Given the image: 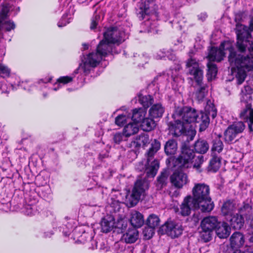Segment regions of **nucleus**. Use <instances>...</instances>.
Segmentation results:
<instances>
[{"mask_svg": "<svg viewBox=\"0 0 253 253\" xmlns=\"http://www.w3.org/2000/svg\"><path fill=\"white\" fill-rule=\"evenodd\" d=\"M251 31H253V19L251 23L250 28L237 24L236 34L237 41L236 47L238 52L235 50L232 43L229 42L222 43L219 49L212 48L208 55L210 61H220L224 56V51H228V61L233 75L237 80L238 84H242L246 77L247 71L253 69V61L249 57L253 58V41H251Z\"/></svg>", "mask_w": 253, "mask_h": 253, "instance_id": "1", "label": "nucleus"}, {"mask_svg": "<svg viewBox=\"0 0 253 253\" xmlns=\"http://www.w3.org/2000/svg\"><path fill=\"white\" fill-rule=\"evenodd\" d=\"M112 43L102 40L98 44L96 52H92L84 57L80 64L79 70L87 74L91 67H96L108 53L112 52Z\"/></svg>", "mask_w": 253, "mask_h": 253, "instance_id": "2", "label": "nucleus"}, {"mask_svg": "<svg viewBox=\"0 0 253 253\" xmlns=\"http://www.w3.org/2000/svg\"><path fill=\"white\" fill-rule=\"evenodd\" d=\"M210 189L205 183L195 184L192 189L193 199L197 203L202 212H210L213 208V204L210 196Z\"/></svg>", "mask_w": 253, "mask_h": 253, "instance_id": "3", "label": "nucleus"}, {"mask_svg": "<svg viewBox=\"0 0 253 253\" xmlns=\"http://www.w3.org/2000/svg\"><path fill=\"white\" fill-rule=\"evenodd\" d=\"M173 116L180 118L189 126L188 133L190 135V140H192L196 135L195 123L200 122L199 113L194 109L185 107L177 109Z\"/></svg>", "mask_w": 253, "mask_h": 253, "instance_id": "4", "label": "nucleus"}, {"mask_svg": "<svg viewBox=\"0 0 253 253\" xmlns=\"http://www.w3.org/2000/svg\"><path fill=\"white\" fill-rule=\"evenodd\" d=\"M146 176L139 177L135 183L132 193L126 196V202L130 207L136 205L139 200L146 195V191L149 187V182L146 179Z\"/></svg>", "mask_w": 253, "mask_h": 253, "instance_id": "5", "label": "nucleus"}, {"mask_svg": "<svg viewBox=\"0 0 253 253\" xmlns=\"http://www.w3.org/2000/svg\"><path fill=\"white\" fill-rule=\"evenodd\" d=\"M195 158V153L187 144L184 143L181 146V152L176 160V165L180 169H187L192 165L193 160Z\"/></svg>", "mask_w": 253, "mask_h": 253, "instance_id": "6", "label": "nucleus"}, {"mask_svg": "<svg viewBox=\"0 0 253 253\" xmlns=\"http://www.w3.org/2000/svg\"><path fill=\"white\" fill-rule=\"evenodd\" d=\"M160 148V143L155 140L152 143L151 147L148 152V166L146 168L145 172L148 177H153L156 174L159 167V163L157 160H155L150 164L151 158L158 151Z\"/></svg>", "mask_w": 253, "mask_h": 253, "instance_id": "7", "label": "nucleus"}, {"mask_svg": "<svg viewBox=\"0 0 253 253\" xmlns=\"http://www.w3.org/2000/svg\"><path fill=\"white\" fill-rule=\"evenodd\" d=\"M183 231L181 223L176 221H168L162 226L159 232L162 234H166L171 238H176L180 235Z\"/></svg>", "mask_w": 253, "mask_h": 253, "instance_id": "8", "label": "nucleus"}, {"mask_svg": "<svg viewBox=\"0 0 253 253\" xmlns=\"http://www.w3.org/2000/svg\"><path fill=\"white\" fill-rule=\"evenodd\" d=\"M173 117L175 121L174 123L170 125L169 127L171 134L175 136H178L183 133H185L190 137V135L188 133V130L190 129L189 126L180 118L173 115Z\"/></svg>", "mask_w": 253, "mask_h": 253, "instance_id": "9", "label": "nucleus"}, {"mask_svg": "<svg viewBox=\"0 0 253 253\" xmlns=\"http://www.w3.org/2000/svg\"><path fill=\"white\" fill-rule=\"evenodd\" d=\"M124 32H121L116 28L111 27L104 32L103 40L112 44H119L124 41Z\"/></svg>", "mask_w": 253, "mask_h": 253, "instance_id": "10", "label": "nucleus"}, {"mask_svg": "<svg viewBox=\"0 0 253 253\" xmlns=\"http://www.w3.org/2000/svg\"><path fill=\"white\" fill-rule=\"evenodd\" d=\"M9 9V4L4 3L1 5V9L0 12V28L4 29L6 31H10L15 28V25L13 21L6 20Z\"/></svg>", "mask_w": 253, "mask_h": 253, "instance_id": "11", "label": "nucleus"}, {"mask_svg": "<svg viewBox=\"0 0 253 253\" xmlns=\"http://www.w3.org/2000/svg\"><path fill=\"white\" fill-rule=\"evenodd\" d=\"M245 128V125L242 122L234 123L230 126L224 133V140L227 143L232 142L237 134L242 132Z\"/></svg>", "mask_w": 253, "mask_h": 253, "instance_id": "12", "label": "nucleus"}, {"mask_svg": "<svg viewBox=\"0 0 253 253\" xmlns=\"http://www.w3.org/2000/svg\"><path fill=\"white\" fill-rule=\"evenodd\" d=\"M189 74L193 75L198 84H201L203 79V71L199 68L198 63L194 59L191 58L186 64Z\"/></svg>", "mask_w": 253, "mask_h": 253, "instance_id": "13", "label": "nucleus"}, {"mask_svg": "<svg viewBox=\"0 0 253 253\" xmlns=\"http://www.w3.org/2000/svg\"><path fill=\"white\" fill-rule=\"evenodd\" d=\"M199 209V206L191 196L185 197L180 205L179 213L184 216L189 215L192 210Z\"/></svg>", "mask_w": 253, "mask_h": 253, "instance_id": "14", "label": "nucleus"}, {"mask_svg": "<svg viewBox=\"0 0 253 253\" xmlns=\"http://www.w3.org/2000/svg\"><path fill=\"white\" fill-rule=\"evenodd\" d=\"M170 181L175 187L181 188L188 183L187 175L182 170H176L170 176Z\"/></svg>", "mask_w": 253, "mask_h": 253, "instance_id": "15", "label": "nucleus"}, {"mask_svg": "<svg viewBox=\"0 0 253 253\" xmlns=\"http://www.w3.org/2000/svg\"><path fill=\"white\" fill-rule=\"evenodd\" d=\"M246 108L240 113V117L245 121L249 122V128L251 131H253L252 126L253 125V109L251 108L250 103H245Z\"/></svg>", "mask_w": 253, "mask_h": 253, "instance_id": "16", "label": "nucleus"}, {"mask_svg": "<svg viewBox=\"0 0 253 253\" xmlns=\"http://www.w3.org/2000/svg\"><path fill=\"white\" fill-rule=\"evenodd\" d=\"M155 9V5L152 0L142 2L140 5L139 12V14L141 15V18L143 19L145 15L154 12Z\"/></svg>", "mask_w": 253, "mask_h": 253, "instance_id": "17", "label": "nucleus"}, {"mask_svg": "<svg viewBox=\"0 0 253 253\" xmlns=\"http://www.w3.org/2000/svg\"><path fill=\"white\" fill-rule=\"evenodd\" d=\"M230 240L231 248L235 250H238V249L243 247L245 243L244 236L240 232L233 234Z\"/></svg>", "mask_w": 253, "mask_h": 253, "instance_id": "18", "label": "nucleus"}, {"mask_svg": "<svg viewBox=\"0 0 253 253\" xmlns=\"http://www.w3.org/2000/svg\"><path fill=\"white\" fill-rule=\"evenodd\" d=\"M219 221L215 216H208L203 219L201 222L202 230L212 231L215 229Z\"/></svg>", "mask_w": 253, "mask_h": 253, "instance_id": "19", "label": "nucleus"}, {"mask_svg": "<svg viewBox=\"0 0 253 253\" xmlns=\"http://www.w3.org/2000/svg\"><path fill=\"white\" fill-rule=\"evenodd\" d=\"M215 231L217 236L220 238H226L230 232V228L225 222H219L216 225Z\"/></svg>", "mask_w": 253, "mask_h": 253, "instance_id": "20", "label": "nucleus"}, {"mask_svg": "<svg viewBox=\"0 0 253 253\" xmlns=\"http://www.w3.org/2000/svg\"><path fill=\"white\" fill-rule=\"evenodd\" d=\"M139 233L137 230L135 228L128 229L122 237V240L127 244L134 243L138 239Z\"/></svg>", "mask_w": 253, "mask_h": 253, "instance_id": "21", "label": "nucleus"}, {"mask_svg": "<svg viewBox=\"0 0 253 253\" xmlns=\"http://www.w3.org/2000/svg\"><path fill=\"white\" fill-rule=\"evenodd\" d=\"M226 220L230 223V226L235 229H240L244 224V219L242 215L236 214L228 216Z\"/></svg>", "mask_w": 253, "mask_h": 253, "instance_id": "22", "label": "nucleus"}, {"mask_svg": "<svg viewBox=\"0 0 253 253\" xmlns=\"http://www.w3.org/2000/svg\"><path fill=\"white\" fill-rule=\"evenodd\" d=\"M129 220L131 225L135 227H140L144 223L143 215L135 211L131 212Z\"/></svg>", "mask_w": 253, "mask_h": 253, "instance_id": "23", "label": "nucleus"}, {"mask_svg": "<svg viewBox=\"0 0 253 253\" xmlns=\"http://www.w3.org/2000/svg\"><path fill=\"white\" fill-rule=\"evenodd\" d=\"M101 227L103 232L107 233L115 227L114 218L112 215H108L102 220Z\"/></svg>", "mask_w": 253, "mask_h": 253, "instance_id": "24", "label": "nucleus"}, {"mask_svg": "<svg viewBox=\"0 0 253 253\" xmlns=\"http://www.w3.org/2000/svg\"><path fill=\"white\" fill-rule=\"evenodd\" d=\"M139 130V125L130 121L124 129V133L126 137H129L136 134Z\"/></svg>", "mask_w": 253, "mask_h": 253, "instance_id": "25", "label": "nucleus"}, {"mask_svg": "<svg viewBox=\"0 0 253 253\" xmlns=\"http://www.w3.org/2000/svg\"><path fill=\"white\" fill-rule=\"evenodd\" d=\"M164 112V109L160 104L153 105L149 110V115L153 118L161 117Z\"/></svg>", "mask_w": 253, "mask_h": 253, "instance_id": "26", "label": "nucleus"}, {"mask_svg": "<svg viewBox=\"0 0 253 253\" xmlns=\"http://www.w3.org/2000/svg\"><path fill=\"white\" fill-rule=\"evenodd\" d=\"M145 115V111L141 109H135L133 111L132 115L129 116L130 117V121L138 124L143 120Z\"/></svg>", "mask_w": 253, "mask_h": 253, "instance_id": "27", "label": "nucleus"}, {"mask_svg": "<svg viewBox=\"0 0 253 253\" xmlns=\"http://www.w3.org/2000/svg\"><path fill=\"white\" fill-rule=\"evenodd\" d=\"M177 150L176 142L173 139L168 141L165 146V152L167 155H174Z\"/></svg>", "mask_w": 253, "mask_h": 253, "instance_id": "28", "label": "nucleus"}, {"mask_svg": "<svg viewBox=\"0 0 253 253\" xmlns=\"http://www.w3.org/2000/svg\"><path fill=\"white\" fill-rule=\"evenodd\" d=\"M195 151L200 154L205 153L209 149V145L205 140H198L195 144Z\"/></svg>", "mask_w": 253, "mask_h": 253, "instance_id": "29", "label": "nucleus"}, {"mask_svg": "<svg viewBox=\"0 0 253 253\" xmlns=\"http://www.w3.org/2000/svg\"><path fill=\"white\" fill-rule=\"evenodd\" d=\"M234 209V204L230 201H227L223 204L221 211L224 215H227L228 217L233 214Z\"/></svg>", "mask_w": 253, "mask_h": 253, "instance_id": "30", "label": "nucleus"}, {"mask_svg": "<svg viewBox=\"0 0 253 253\" xmlns=\"http://www.w3.org/2000/svg\"><path fill=\"white\" fill-rule=\"evenodd\" d=\"M156 126L155 122L149 118L143 119L141 122L140 126L144 131H150Z\"/></svg>", "mask_w": 253, "mask_h": 253, "instance_id": "31", "label": "nucleus"}, {"mask_svg": "<svg viewBox=\"0 0 253 253\" xmlns=\"http://www.w3.org/2000/svg\"><path fill=\"white\" fill-rule=\"evenodd\" d=\"M169 172L167 170L163 171L161 175L158 177L156 186L158 189H162L166 186L167 183Z\"/></svg>", "mask_w": 253, "mask_h": 253, "instance_id": "32", "label": "nucleus"}, {"mask_svg": "<svg viewBox=\"0 0 253 253\" xmlns=\"http://www.w3.org/2000/svg\"><path fill=\"white\" fill-rule=\"evenodd\" d=\"M223 148V144L220 139V137H216L212 141L211 147L212 154L219 153Z\"/></svg>", "mask_w": 253, "mask_h": 253, "instance_id": "33", "label": "nucleus"}, {"mask_svg": "<svg viewBox=\"0 0 253 253\" xmlns=\"http://www.w3.org/2000/svg\"><path fill=\"white\" fill-rule=\"evenodd\" d=\"M253 92V89L251 86L246 85L244 88L242 90L241 101L245 103H248L252 98L251 94Z\"/></svg>", "mask_w": 253, "mask_h": 253, "instance_id": "34", "label": "nucleus"}, {"mask_svg": "<svg viewBox=\"0 0 253 253\" xmlns=\"http://www.w3.org/2000/svg\"><path fill=\"white\" fill-rule=\"evenodd\" d=\"M200 115L201 116L200 117V122H202V123L200 125V131H203L208 126L210 122V118L206 110L205 113H199V115Z\"/></svg>", "mask_w": 253, "mask_h": 253, "instance_id": "35", "label": "nucleus"}, {"mask_svg": "<svg viewBox=\"0 0 253 253\" xmlns=\"http://www.w3.org/2000/svg\"><path fill=\"white\" fill-rule=\"evenodd\" d=\"M160 224V219L159 217L155 214H151L147 220V224L148 226L155 229L158 227Z\"/></svg>", "mask_w": 253, "mask_h": 253, "instance_id": "36", "label": "nucleus"}, {"mask_svg": "<svg viewBox=\"0 0 253 253\" xmlns=\"http://www.w3.org/2000/svg\"><path fill=\"white\" fill-rule=\"evenodd\" d=\"M41 196L46 201H50L52 198L51 191L48 186L43 187L40 192Z\"/></svg>", "mask_w": 253, "mask_h": 253, "instance_id": "37", "label": "nucleus"}, {"mask_svg": "<svg viewBox=\"0 0 253 253\" xmlns=\"http://www.w3.org/2000/svg\"><path fill=\"white\" fill-rule=\"evenodd\" d=\"M216 154H212V158L210 161V166L211 169L216 171L220 167V160L219 158L215 156Z\"/></svg>", "mask_w": 253, "mask_h": 253, "instance_id": "38", "label": "nucleus"}, {"mask_svg": "<svg viewBox=\"0 0 253 253\" xmlns=\"http://www.w3.org/2000/svg\"><path fill=\"white\" fill-rule=\"evenodd\" d=\"M208 75L209 76V78H210V79L212 80L213 78H215L217 72V68L215 65L211 62H210L208 64Z\"/></svg>", "mask_w": 253, "mask_h": 253, "instance_id": "39", "label": "nucleus"}, {"mask_svg": "<svg viewBox=\"0 0 253 253\" xmlns=\"http://www.w3.org/2000/svg\"><path fill=\"white\" fill-rule=\"evenodd\" d=\"M139 101L144 107H148L152 103L153 99L150 95L139 96Z\"/></svg>", "mask_w": 253, "mask_h": 253, "instance_id": "40", "label": "nucleus"}, {"mask_svg": "<svg viewBox=\"0 0 253 253\" xmlns=\"http://www.w3.org/2000/svg\"><path fill=\"white\" fill-rule=\"evenodd\" d=\"M130 121V117L126 115H119L116 118L115 123L118 126H122L128 123Z\"/></svg>", "mask_w": 253, "mask_h": 253, "instance_id": "41", "label": "nucleus"}, {"mask_svg": "<svg viewBox=\"0 0 253 253\" xmlns=\"http://www.w3.org/2000/svg\"><path fill=\"white\" fill-rule=\"evenodd\" d=\"M23 212L27 215H34L37 212L36 207L34 205H27L24 207Z\"/></svg>", "mask_w": 253, "mask_h": 253, "instance_id": "42", "label": "nucleus"}, {"mask_svg": "<svg viewBox=\"0 0 253 253\" xmlns=\"http://www.w3.org/2000/svg\"><path fill=\"white\" fill-rule=\"evenodd\" d=\"M194 161H193V162H194L193 164V167L197 169H199L201 167V165L203 163L204 156L201 154L198 155L197 156H195Z\"/></svg>", "mask_w": 253, "mask_h": 253, "instance_id": "43", "label": "nucleus"}, {"mask_svg": "<svg viewBox=\"0 0 253 253\" xmlns=\"http://www.w3.org/2000/svg\"><path fill=\"white\" fill-rule=\"evenodd\" d=\"M10 70L7 66L0 63V76L2 78L8 77Z\"/></svg>", "mask_w": 253, "mask_h": 253, "instance_id": "44", "label": "nucleus"}, {"mask_svg": "<svg viewBox=\"0 0 253 253\" xmlns=\"http://www.w3.org/2000/svg\"><path fill=\"white\" fill-rule=\"evenodd\" d=\"M143 234L146 239H149L154 234V229L148 226L143 229Z\"/></svg>", "mask_w": 253, "mask_h": 253, "instance_id": "45", "label": "nucleus"}, {"mask_svg": "<svg viewBox=\"0 0 253 253\" xmlns=\"http://www.w3.org/2000/svg\"><path fill=\"white\" fill-rule=\"evenodd\" d=\"M212 233V231H205L204 230H202L201 233V237L205 242H208L211 240Z\"/></svg>", "mask_w": 253, "mask_h": 253, "instance_id": "46", "label": "nucleus"}, {"mask_svg": "<svg viewBox=\"0 0 253 253\" xmlns=\"http://www.w3.org/2000/svg\"><path fill=\"white\" fill-rule=\"evenodd\" d=\"M206 88L205 86L200 87V89L196 93L197 99L200 101L202 100L207 94Z\"/></svg>", "mask_w": 253, "mask_h": 253, "instance_id": "47", "label": "nucleus"}, {"mask_svg": "<svg viewBox=\"0 0 253 253\" xmlns=\"http://www.w3.org/2000/svg\"><path fill=\"white\" fill-rule=\"evenodd\" d=\"M206 110L209 115V117H211L212 119H214L216 116V112L212 105L211 106H207L206 107Z\"/></svg>", "mask_w": 253, "mask_h": 253, "instance_id": "48", "label": "nucleus"}, {"mask_svg": "<svg viewBox=\"0 0 253 253\" xmlns=\"http://www.w3.org/2000/svg\"><path fill=\"white\" fill-rule=\"evenodd\" d=\"M126 137L125 133L123 132V134L120 133H116L114 136V141L116 143H119L122 141L126 140Z\"/></svg>", "mask_w": 253, "mask_h": 253, "instance_id": "49", "label": "nucleus"}, {"mask_svg": "<svg viewBox=\"0 0 253 253\" xmlns=\"http://www.w3.org/2000/svg\"><path fill=\"white\" fill-rule=\"evenodd\" d=\"M63 83V77H60L57 80L56 83H55L53 84V90L56 91L59 88H61L62 85L60 84Z\"/></svg>", "mask_w": 253, "mask_h": 253, "instance_id": "50", "label": "nucleus"}, {"mask_svg": "<svg viewBox=\"0 0 253 253\" xmlns=\"http://www.w3.org/2000/svg\"><path fill=\"white\" fill-rule=\"evenodd\" d=\"M100 19V16L99 15L96 14L94 17L93 18L92 20V22L90 25V28L91 29H94L97 26L98 21Z\"/></svg>", "mask_w": 253, "mask_h": 253, "instance_id": "51", "label": "nucleus"}, {"mask_svg": "<svg viewBox=\"0 0 253 253\" xmlns=\"http://www.w3.org/2000/svg\"><path fill=\"white\" fill-rule=\"evenodd\" d=\"M5 87L6 84H0V90H1V93H8V91L6 90L5 91Z\"/></svg>", "mask_w": 253, "mask_h": 253, "instance_id": "52", "label": "nucleus"}, {"mask_svg": "<svg viewBox=\"0 0 253 253\" xmlns=\"http://www.w3.org/2000/svg\"><path fill=\"white\" fill-rule=\"evenodd\" d=\"M73 78L71 77L66 76L64 77V84L71 82L72 81Z\"/></svg>", "mask_w": 253, "mask_h": 253, "instance_id": "53", "label": "nucleus"}, {"mask_svg": "<svg viewBox=\"0 0 253 253\" xmlns=\"http://www.w3.org/2000/svg\"><path fill=\"white\" fill-rule=\"evenodd\" d=\"M52 233L51 232H44L43 234V235H42V237L43 238H49L52 235Z\"/></svg>", "mask_w": 253, "mask_h": 253, "instance_id": "54", "label": "nucleus"}, {"mask_svg": "<svg viewBox=\"0 0 253 253\" xmlns=\"http://www.w3.org/2000/svg\"><path fill=\"white\" fill-rule=\"evenodd\" d=\"M51 80H52V77H48V78H45L44 79H41L40 80V82H42L43 83H47L50 82Z\"/></svg>", "mask_w": 253, "mask_h": 253, "instance_id": "55", "label": "nucleus"}, {"mask_svg": "<svg viewBox=\"0 0 253 253\" xmlns=\"http://www.w3.org/2000/svg\"><path fill=\"white\" fill-rule=\"evenodd\" d=\"M179 194V192L177 191H175V192L173 193V194L172 195V196H175V197H177Z\"/></svg>", "mask_w": 253, "mask_h": 253, "instance_id": "56", "label": "nucleus"}, {"mask_svg": "<svg viewBox=\"0 0 253 253\" xmlns=\"http://www.w3.org/2000/svg\"><path fill=\"white\" fill-rule=\"evenodd\" d=\"M194 216H195V215H194ZM193 219H194V221L195 222H197V221H198L199 220V218H198V217H193Z\"/></svg>", "mask_w": 253, "mask_h": 253, "instance_id": "57", "label": "nucleus"}, {"mask_svg": "<svg viewBox=\"0 0 253 253\" xmlns=\"http://www.w3.org/2000/svg\"><path fill=\"white\" fill-rule=\"evenodd\" d=\"M58 26L59 27H62V23L60 22H59L58 23Z\"/></svg>", "mask_w": 253, "mask_h": 253, "instance_id": "58", "label": "nucleus"}, {"mask_svg": "<svg viewBox=\"0 0 253 253\" xmlns=\"http://www.w3.org/2000/svg\"><path fill=\"white\" fill-rule=\"evenodd\" d=\"M84 49H86L88 48V45H87L84 44Z\"/></svg>", "mask_w": 253, "mask_h": 253, "instance_id": "59", "label": "nucleus"}, {"mask_svg": "<svg viewBox=\"0 0 253 253\" xmlns=\"http://www.w3.org/2000/svg\"><path fill=\"white\" fill-rule=\"evenodd\" d=\"M250 241L251 242L253 243V236L252 237H251V238L250 239Z\"/></svg>", "mask_w": 253, "mask_h": 253, "instance_id": "60", "label": "nucleus"}, {"mask_svg": "<svg viewBox=\"0 0 253 253\" xmlns=\"http://www.w3.org/2000/svg\"><path fill=\"white\" fill-rule=\"evenodd\" d=\"M244 208L245 209H248V208H250V207H249V206L247 205H246V206H245L244 207Z\"/></svg>", "mask_w": 253, "mask_h": 253, "instance_id": "61", "label": "nucleus"}]
</instances>
